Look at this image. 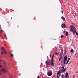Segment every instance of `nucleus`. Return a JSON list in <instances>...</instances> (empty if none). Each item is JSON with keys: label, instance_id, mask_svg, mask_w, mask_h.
<instances>
[{"label": "nucleus", "instance_id": "nucleus-6", "mask_svg": "<svg viewBox=\"0 0 78 78\" xmlns=\"http://www.w3.org/2000/svg\"><path fill=\"white\" fill-rule=\"evenodd\" d=\"M73 27H73V25H71L70 27V31L71 32H72V31H73Z\"/></svg>", "mask_w": 78, "mask_h": 78}, {"label": "nucleus", "instance_id": "nucleus-5", "mask_svg": "<svg viewBox=\"0 0 78 78\" xmlns=\"http://www.w3.org/2000/svg\"><path fill=\"white\" fill-rule=\"evenodd\" d=\"M46 64L47 67H48L50 66L49 65V61H48L47 60L46 61Z\"/></svg>", "mask_w": 78, "mask_h": 78}, {"label": "nucleus", "instance_id": "nucleus-25", "mask_svg": "<svg viewBox=\"0 0 78 78\" xmlns=\"http://www.w3.org/2000/svg\"><path fill=\"white\" fill-rule=\"evenodd\" d=\"M55 55H58V53L56 52H55Z\"/></svg>", "mask_w": 78, "mask_h": 78}, {"label": "nucleus", "instance_id": "nucleus-2", "mask_svg": "<svg viewBox=\"0 0 78 78\" xmlns=\"http://www.w3.org/2000/svg\"><path fill=\"white\" fill-rule=\"evenodd\" d=\"M67 60V56H65L64 58V59H63V64H65V63H66V61Z\"/></svg>", "mask_w": 78, "mask_h": 78}, {"label": "nucleus", "instance_id": "nucleus-9", "mask_svg": "<svg viewBox=\"0 0 78 78\" xmlns=\"http://www.w3.org/2000/svg\"><path fill=\"white\" fill-rule=\"evenodd\" d=\"M50 64L51 66H54V63H53V61H51Z\"/></svg>", "mask_w": 78, "mask_h": 78}, {"label": "nucleus", "instance_id": "nucleus-1", "mask_svg": "<svg viewBox=\"0 0 78 78\" xmlns=\"http://www.w3.org/2000/svg\"><path fill=\"white\" fill-rule=\"evenodd\" d=\"M63 69H62V70H59L58 71L57 73V77L58 78H59L60 76L61 75V73L63 72Z\"/></svg>", "mask_w": 78, "mask_h": 78}, {"label": "nucleus", "instance_id": "nucleus-38", "mask_svg": "<svg viewBox=\"0 0 78 78\" xmlns=\"http://www.w3.org/2000/svg\"><path fill=\"white\" fill-rule=\"evenodd\" d=\"M0 75H1V73H0Z\"/></svg>", "mask_w": 78, "mask_h": 78}, {"label": "nucleus", "instance_id": "nucleus-17", "mask_svg": "<svg viewBox=\"0 0 78 78\" xmlns=\"http://www.w3.org/2000/svg\"><path fill=\"white\" fill-rule=\"evenodd\" d=\"M62 58V57H60L59 58V61H61V59Z\"/></svg>", "mask_w": 78, "mask_h": 78}, {"label": "nucleus", "instance_id": "nucleus-21", "mask_svg": "<svg viewBox=\"0 0 78 78\" xmlns=\"http://www.w3.org/2000/svg\"><path fill=\"white\" fill-rule=\"evenodd\" d=\"M71 52H73V49H71L70 51Z\"/></svg>", "mask_w": 78, "mask_h": 78}, {"label": "nucleus", "instance_id": "nucleus-36", "mask_svg": "<svg viewBox=\"0 0 78 78\" xmlns=\"http://www.w3.org/2000/svg\"><path fill=\"white\" fill-rule=\"evenodd\" d=\"M1 28H2V27H0V29H1Z\"/></svg>", "mask_w": 78, "mask_h": 78}, {"label": "nucleus", "instance_id": "nucleus-8", "mask_svg": "<svg viewBox=\"0 0 78 78\" xmlns=\"http://www.w3.org/2000/svg\"><path fill=\"white\" fill-rule=\"evenodd\" d=\"M61 27L62 28H66V25H65V24L63 23L62 24V25L61 26Z\"/></svg>", "mask_w": 78, "mask_h": 78}, {"label": "nucleus", "instance_id": "nucleus-7", "mask_svg": "<svg viewBox=\"0 0 78 78\" xmlns=\"http://www.w3.org/2000/svg\"><path fill=\"white\" fill-rule=\"evenodd\" d=\"M3 52H1V53L2 54H3V53L5 54V55H6L7 54V52L5 50H4V49H3Z\"/></svg>", "mask_w": 78, "mask_h": 78}, {"label": "nucleus", "instance_id": "nucleus-31", "mask_svg": "<svg viewBox=\"0 0 78 78\" xmlns=\"http://www.w3.org/2000/svg\"><path fill=\"white\" fill-rule=\"evenodd\" d=\"M0 67H2V65H0Z\"/></svg>", "mask_w": 78, "mask_h": 78}, {"label": "nucleus", "instance_id": "nucleus-18", "mask_svg": "<svg viewBox=\"0 0 78 78\" xmlns=\"http://www.w3.org/2000/svg\"><path fill=\"white\" fill-rule=\"evenodd\" d=\"M51 61H53V57H52Z\"/></svg>", "mask_w": 78, "mask_h": 78}, {"label": "nucleus", "instance_id": "nucleus-19", "mask_svg": "<svg viewBox=\"0 0 78 78\" xmlns=\"http://www.w3.org/2000/svg\"><path fill=\"white\" fill-rule=\"evenodd\" d=\"M65 70H66V68H64V69L63 70V72H64Z\"/></svg>", "mask_w": 78, "mask_h": 78}, {"label": "nucleus", "instance_id": "nucleus-12", "mask_svg": "<svg viewBox=\"0 0 78 78\" xmlns=\"http://www.w3.org/2000/svg\"><path fill=\"white\" fill-rule=\"evenodd\" d=\"M70 58H68V60L66 62V64H68V63L69 62L70 60Z\"/></svg>", "mask_w": 78, "mask_h": 78}, {"label": "nucleus", "instance_id": "nucleus-29", "mask_svg": "<svg viewBox=\"0 0 78 78\" xmlns=\"http://www.w3.org/2000/svg\"><path fill=\"white\" fill-rule=\"evenodd\" d=\"M1 49H3L4 48H3V47H1Z\"/></svg>", "mask_w": 78, "mask_h": 78}, {"label": "nucleus", "instance_id": "nucleus-20", "mask_svg": "<svg viewBox=\"0 0 78 78\" xmlns=\"http://www.w3.org/2000/svg\"><path fill=\"white\" fill-rule=\"evenodd\" d=\"M64 74H62V78H64Z\"/></svg>", "mask_w": 78, "mask_h": 78}, {"label": "nucleus", "instance_id": "nucleus-14", "mask_svg": "<svg viewBox=\"0 0 78 78\" xmlns=\"http://www.w3.org/2000/svg\"><path fill=\"white\" fill-rule=\"evenodd\" d=\"M61 19H63V20H66V19L63 16H62Z\"/></svg>", "mask_w": 78, "mask_h": 78}, {"label": "nucleus", "instance_id": "nucleus-11", "mask_svg": "<svg viewBox=\"0 0 78 78\" xmlns=\"http://www.w3.org/2000/svg\"><path fill=\"white\" fill-rule=\"evenodd\" d=\"M9 53L10 54V56L11 57H13V54L11 53L10 52H9Z\"/></svg>", "mask_w": 78, "mask_h": 78}, {"label": "nucleus", "instance_id": "nucleus-33", "mask_svg": "<svg viewBox=\"0 0 78 78\" xmlns=\"http://www.w3.org/2000/svg\"><path fill=\"white\" fill-rule=\"evenodd\" d=\"M37 77H38V78H40V77H39V76H37Z\"/></svg>", "mask_w": 78, "mask_h": 78}, {"label": "nucleus", "instance_id": "nucleus-23", "mask_svg": "<svg viewBox=\"0 0 78 78\" xmlns=\"http://www.w3.org/2000/svg\"><path fill=\"white\" fill-rule=\"evenodd\" d=\"M62 69H64V66H62L61 67Z\"/></svg>", "mask_w": 78, "mask_h": 78}, {"label": "nucleus", "instance_id": "nucleus-39", "mask_svg": "<svg viewBox=\"0 0 78 78\" xmlns=\"http://www.w3.org/2000/svg\"><path fill=\"white\" fill-rule=\"evenodd\" d=\"M0 58H1V57H0Z\"/></svg>", "mask_w": 78, "mask_h": 78}, {"label": "nucleus", "instance_id": "nucleus-37", "mask_svg": "<svg viewBox=\"0 0 78 78\" xmlns=\"http://www.w3.org/2000/svg\"><path fill=\"white\" fill-rule=\"evenodd\" d=\"M76 56H77V55H76Z\"/></svg>", "mask_w": 78, "mask_h": 78}, {"label": "nucleus", "instance_id": "nucleus-10", "mask_svg": "<svg viewBox=\"0 0 78 78\" xmlns=\"http://www.w3.org/2000/svg\"><path fill=\"white\" fill-rule=\"evenodd\" d=\"M65 76L66 78H68L69 77V76H68V73L66 72L65 74Z\"/></svg>", "mask_w": 78, "mask_h": 78}, {"label": "nucleus", "instance_id": "nucleus-32", "mask_svg": "<svg viewBox=\"0 0 78 78\" xmlns=\"http://www.w3.org/2000/svg\"><path fill=\"white\" fill-rule=\"evenodd\" d=\"M2 61V60L1 59H0V62H1V61Z\"/></svg>", "mask_w": 78, "mask_h": 78}, {"label": "nucleus", "instance_id": "nucleus-16", "mask_svg": "<svg viewBox=\"0 0 78 78\" xmlns=\"http://www.w3.org/2000/svg\"><path fill=\"white\" fill-rule=\"evenodd\" d=\"M66 36H68V32H66Z\"/></svg>", "mask_w": 78, "mask_h": 78}, {"label": "nucleus", "instance_id": "nucleus-30", "mask_svg": "<svg viewBox=\"0 0 78 78\" xmlns=\"http://www.w3.org/2000/svg\"><path fill=\"white\" fill-rule=\"evenodd\" d=\"M63 33H66V31H63Z\"/></svg>", "mask_w": 78, "mask_h": 78}, {"label": "nucleus", "instance_id": "nucleus-22", "mask_svg": "<svg viewBox=\"0 0 78 78\" xmlns=\"http://www.w3.org/2000/svg\"><path fill=\"white\" fill-rule=\"evenodd\" d=\"M63 37H64V36L61 35V38H62Z\"/></svg>", "mask_w": 78, "mask_h": 78}, {"label": "nucleus", "instance_id": "nucleus-13", "mask_svg": "<svg viewBox=\"0 0 78 78\" xmlns=\"http://www.w3.org/2000/svg\"><path fill=\"white\" fill-rule=\"evenodd\" d=\"M76 30H74L73 31V34H75V33H76Z\"/></svg>", "mask_w": 78, "mask_h": 78}, {"label": "nucleus", "instance_id": "nucleus-35", "mask_svg": "<svg viewBox=\"0 0 78 78\" xmlns=\"http://www.w3.org/2000/svg\"><path fill=\"white\" fill-rule=\"evenodd\" d=\"M4 37H6V35H4Z\"/></svg>", "mask_w": 78, "mask_h": 78}, {"label": "nucleus", "instance_id": "nucleus-26", "mask_svg": "<svg viewBox=\"0 0 78 78\" xmlns=\"http://www.w3.org/2000/svg\"><path fill=\"white\" fill-rule=\"evenodd\" d=\"M76 34L77 36L78 35V32H76Z\"/></svg>", "mask_w": 78, "mask_h": 78}, {"label": "nucleus", "instance_id": "nucleus-24", "mask_svg": "<svg viewBox=\"0 0 78 78\" xmlns=\"http://www.w3.org/2000/svg\"><path fill=\"white\" fill-rule=\"evenodd\" d=\"M54 56H55V54H53L52 58H53L54 57Z\"/></svg>", "mask_w": 78, "mask_h": 78}, {"label": "nucleus", "instance_id": "nucleus-27", "mask_svg": "<svg viewBox=\"0 0 78 78\" xmlns=\"http://www.w3.org/2000/svg\"><path fill=\"white\" fill-rule=\"evenodd\" d=\"M74 30H76V28L75 27L73 28Z\"/></svg>", "mask_w": 78, "mask_h": 78}, {"label": "nucleus", "instance_id": "nucleus-4", "mask_svg": "<svg viewBox=\"0 0 78 78\" xmlns=\"http://www.w3.org/2000/svg\"><path fill=\"white\" fill-rule=\"evenodd\" d=\"M52 74L53 73H52V72L51 71H49L47 73L48 75L49 76H51V75H52Z\"/></svg>", "mask_w": 78, "mask_h": 78}, {"label": "nucleus", "instance_id": "nucleus-34", "mask_svg": "<svg viewBox=\"0 0 78 78\" xmlns=\"http://www.w3.org/2000/svg\"><path fill=\"white\" fill-rule=\"evenodd\" d=\"M73 78H75V77H74V76H73Z\"/></svg>", "mask_w": 78, "mask_h": 78}, {"label": "nucleus", "instance_id": "nucleus-3", "mask_svg": "<svg viewBox=\"0 0 78 78\" xmlns=\"http://www.w3.org/2000/svg\"><path fill=\"white\" fill-rule=\"evenodd\" d=\"M0 72L1 73H5L6 72V71L4 68H2L0 70Z\"/></svg>", "mask_w": 78, "mask_h": 78}, {"label": "nucleus", "instance_id": "nucleus-28", "mask_svg": "<svg viewBox=\"0 0 78 78\" xmlns=\"http://www.w3.org/2000/svg\"><path fill=\"white\" fill-rule=\"evenodd\" d=\"M61 12L62 13V14H63V11H61Z\"/></svg>", "mask_w": 78, "mask_h": 78}, {"label": "nucleus", "instance_id": "nucleus-15", "mask_svg": "<svg viewBox=\"0 0 78 78\" xmlns=\"http://www.w3.org/2000/svg\"><path fill=\"white\" fill-rule=\"evenodd\" d=\"M2 32H3V30H0V33H2Z\"/></svg>", "mask_w": 78, "mask_h": 78}]
</instances>
